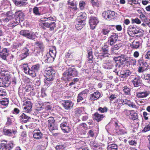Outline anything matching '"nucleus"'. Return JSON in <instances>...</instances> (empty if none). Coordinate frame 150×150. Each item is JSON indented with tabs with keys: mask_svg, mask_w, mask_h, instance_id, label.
<instances>
[{
	"mask_svg": "<svg viewBox=\"0 0 150 150\" xmlns=\"http://www.w3.org/2000/svg\"><path fill=\"white\" fill-rule=\"evenodd\" d=\"M54 18L53 17L50 16H46L41 18L40 22L43 25L46 27L50 28V30L52 31L54 30L56 27V24L55 22H52L51 21H53Z\"/></svg>",
	"mask_w": 150,
	"mask_h": 150,
	"instance_id": "obj_1",
	"label": "nucleus"
},
{
	"mask_svg": "<svg viewBox=\"0 0 150 150\" xmlns=\"http://www.w3.org/2000/svg\"><path fill=\"white\" fill-rule=\"evenodd\" d=\"M36 33L32 32L29 30H24L20 31V34L26 38L32 40H34L36 37Z\"/></svg>",
	"mask_w": 150,
	"mask_h": 150,
	"instance_id": "obj_2",
	"label": "nucleus"
},
{
	"mask_svg": "<svg viewBox=\"0 0 150 150\" xmlns=\"http://www.w3.org/2000/svg\"><path fill=\"white\" fill-rule=\"evenodd\" d=\"M48 126L49 130L51 132H53L54 130H57V126L55 124V120L53 117H50L48 120Z\"/></svg>",
	"mask_w": 150,
	"mask_h": 150,
	"instance_id": "obj_3",
	"label": "nucleus"
},
{
	"mask_svg": "<svg viewBox=\"0 0 150 150\" xmlns=\"http://www.w3.org/2000/svg\"><path fill=\"white\" fill-rule=\"evenodd\" d=\"M34 52L38 54L42 52L45 48V46L43 42L41 41H37L35 43Z\"/></svg>",
	"mask_w": 150,
	"mask_h": 150,
	"instance_id": "obj_4",
	"label": "nucleus"
},
{
	"mask_svg": "<svg viewBox=\"0 0 150 150\" xmlns=\"http://www.w3.org/2000/svg\"><path fill=\"white\" fill-rule=\"evenodd\" d=\"M15 146L13 141H10L8 143H1L0 145V150H10Z\"/></svg>",
	"mask_w": 150,
	"mask_h": 150,
	"instance_id": "obj_5",
	"label": "nucleus"
},
{
	"mask_svg": "<svg viewBox=\"0 0 150 150\" xmlns=\"http://www.w3.org/2000/svg\"><path fill=\"white\" fill-rule=\"evenodd\" d=\"M133 30H129L128 32L129 34H131L132 35L134 34L136 37H140L143 35V31L142 30L137 28L136 29L132 27Z\"/></svg>",
	"mask_w": 150,
	"mask_h": 150,
	"instance_id": "obj_6",
	"label": "nucleus"
},
{
	"mask_svg": "<svg viewBox=\"0 0 150 150\" xmlns=\"http://www.w3.org/2000/svg\"><path fill=\"white\" fill-rule=\"evenodd\" d=\"M98 22V20L96 17L92 16L90 17L89 23L92 29H94Z\"/></svg>",
	"mask_w": 150,
	"mask_h": 150,
	"instance_id": "obj_7",
	"label": "nucleus"
},
{
	"mask_svg": "<svg viewBox=\"0 0 150 150\" xmlns=\"http://www.w3.org/2000/svg\"><path fill=\"white\" fill-rule=\"evenodd\" d=\"M118 38V35L113 33L112 35L108 38L107 42L108 45L112 46L116 42Z\"/></svg>",
	"mask_w": 150,
	"mask_h": 150,
	"instance_id": "obj_8",
	"label": "nucleus"
},
{
	"mask_svg": "<svg viewBox=\"0 0 150 150\" xmlns=\"http://www.w3.org/2000/svg\"><path fill=\"white\" fill-rule=\"evenodd\" d=\"M3 132L4 134L8 136L13 137H14V135L16 134L17 131L15 129H4Z\"/></svg>",
	"mask_w": 150,
	"mask_h": 150,
	"instance_id": "obj_9",
	"label": "nucleus"
},
{
	"mask_svg": "<svg viewBox=\"0 0 150 150\" xmlns=\"http://www.w3.org/2000/svg\"><path fill=\"white\" fill-rule=\"evenodd\" d=\"M32 105L30 101H27L23 104V108L24 111L27 113H29L31 111Z\"/></svg>",
	"mask_w": 150,
	"mask_h": 150,
	"instance_id": "obj_10",
	"label": "nucleus"
},
{
	"mask_svg": "<svg viewBox=\"0 0 150 150\" xmlns=\"http://www.w3.org/2000/svg\"><path fill=\"white\" fill-rule=\"evenodd\" d=\"M129 57H127L126 55L121 54L117 57L115 58V60L118 61L120 62V64H123L126 61L128 60Z\"/></svg>",
	"mask_w": 150,
	"mask_h": 150,
	"instance_id": "obj_11",
	"label": "nucleus"
},
{
	"mask_svg": "<svg viewBox=\"0 0 150 150\" xmlns=\"http://www.w3.org/2000/svg\"><path fill=\"white\" fill-rule=\"evenodd\" d=\"M63 105L65 109L70 110L73 106V103L70 100H65L63 103Z\"/></svg>",
	"mask_w": 150,
	"mask_h": 150,
	"instance_id": "obj_12",
	"label": "nucleus"
},
{
	"mask_svg": "<svg viewBox=\"0 0 150 150\" xmlns=\"http://www.w3.org/2000/svg\"><path fill=\"white\" fill-rule=\"evenodd\" d=\"M20 120L22 123H25L29 121L30 117L24 113H23L19 117Z\"/></svg>",
	"mask_w": 150,
	"mask_h": 150,
	"instance_id": "obj_13",
	"label": "nucleus"
},
{
	"mask_svg": "<svg viewBox=\"0 0 150 150\" xmlns=\"http://www.w3.org/2000/svg\"><path fill=\"white\" fill-rule=\"evenodd\" d=\"M100 93L98 91L94 92V93L90 95V100H95L98 99L101 97Z\"/></svg>",
	"mask_w": 150,
	"mask_h": 150,
	"instance_id": "obj_14",
	"label": "nucleus"
},
{
	"mask_svg": "<svg viewBox=\"0 0 150 150\" xmlns=\"http://www.w3.org/2000/svg\"><path fill=\"white\" fill-rule=\"evenodd\" d=\"M43 134L39 129L34 130L33 132V137L36 139H40L42 138Z\"/></svg>",
	"mask_w": 150,
	"mask_h": 150,
	"instance_id": "obj_15",
	"label": "nucleus"
},
{
	"mask_svg": "<svg viewBox=\"0 0 150 150\" xmlns=\"http://www.w3.org/2000/svg\"><path fill=\"white\" fill-rule=\"evenodd\" d=\"M133 85L135 87H137L141 86L142 80L140 77L139 76H136L132 81Z\"/></svg>",
	"mask_w": 150,
	"mask_h": 150,
	"instance_id": "obj_16",
	"label": "nucleus"
},
{
	"mask_svg": "<svg viewBox=\"0 0 150 150\" xmlns=\"http://www.w3.org/2000/svg\"><path fill=\"white\" fill-rule=\"evenodd\" d=\"M149 94V92L146 91L137 92L136 93L137 96L139 98L146 97L148 96Z\"/></svg>",
	"mask_w": 150,
	"mask_h": 150,
	"instance_id": "obj_17",
	"label": "nucleus"
},
{
	"mask_svg": "<svg viewBox=\"0 0 150 150\" xmlns=\"http://www.w3.org/2000/svg\"><path fill=\"white\" fill-rule=\"evenodd\" d=\"M54 76L52 75L47 76L44 79L45 83L47 86H49L52 83V81L54 80Z\"/></svg>",
	"mask_w": 150,
	"mask_h": 150,
	"instance_id": "obj_18",
	"label": "nucleus"
},
{
	"mask_svg": "<svg viewBox=\"0 0 150 150\" xmlns=\"http://www.w3.org/2000/svg\"><path fill=\"white\" fill-rule=\"evenodd\" d=\"M85 24V22L78 20L76 22V28L78 30H80L83 28Z\"/></svg>",
	"mask_w": 150,
	"mask_h": 150,
	"instance_id": "obj_19",
	"label": "nucleus"
},
{
	"mask_svg": "<svg viewBox=\"0 0 150 150\" xmlns=\"http://www.w3.org/2000/svg\"><path fill=\"white\" fill-rule=\"evenodd\" d=\"M60 127L64 133H68L70 131L71 128L69 124H60Z\"/></svg>",
	"mask_w": 150,
	"mask_h": 150,
	"instance_id": "obj_20",
	"label": "nucleus"
},
{
	"mask_svg": "<svg viewBox=\"0 0 150 150\" xmlns=\"http://www.w3.org/2000/svg\"><path fill=\"white\" fill-rule=\"evenodd\" d=\"M15 16L16 18L19 19L21 21H23L24 20V15L21 11H18L15 13Z\"/></svg>",
	"mask_w": 150,
	"mask_h": 150,
	"instance_id": "obj_21",
	"label": "nucleus"
},
{
	"mask_svg": "<svg viewBox=\"0 0 150 150\" xmlns=\"http://www.w3.org/2000/svg\"><path fill=\"white\" fill-rule=\"evenodd\" d=\"M122 46V44L121 43L116 44L113 47H112L110 49V52L112 53H116V50H119Z\"/></svg>",
	"mask_w": 150,
	"mask_h": 150,
	"instance_id": "obj_22",
	"label": "nucleus"
},
{
	"mask_svg": "<svg viewBox=\"0 0 150 150\" xmlns=\"http://www.w3.org/2000/svg\"><path fill=\"white\" fill-rule=\"evenodd\" d=\"M93 115L94 116L93 119L97 122L101 121L104 117L103 115L100 114L97 112L95 113Z\"/></svg>",
	"mask_w": 150,
	"mask_h": 150,
	"instance_id": "obj_23",
	"label": "nucleus"
},
{
	"mask_svg": "<svg viewBox=\"0 0 150 150\" xmlns=\"http://www.w3.org/2000/svg\"><path fill=\"white\" fill-rule=\"evenodd\" d=\"M68 70L71 78L76 76L78 74V72L75 68H69Z\"/></svg>",
	"mask_w": 150,
	"mask_h": 150,
	"instance_id": "obj_24",
	"label": "nucleus"
},
{
	"mask_svg": "<svg viewBox=\"0 0 150 150\" xmlns=\"http://www.w3.org/2000/svg\"><path fill=\"white\" fill-rule=\"evenodd\" d=\"M114 66V63L111 62H108L104 63L103 65V67L105 69H112Z\"/></svg>",
	"mask_w": 150,
	"mask_h": 150,
	"instance_id": "obj_25",
	"label": "nucleus"
},
{
	"mask_svg": "<svg viewBox=\"0 0 150 150\" xmlns=\"http://www.w3.org/2000/svg\"><path fill=\"white\" fill-rule=\"evenodd\" d=\"M123 103L127 105L129 107L135 108H136V105L134 103L127 99L123 100Z\"/></svg>",
	"mask_w": 150,
	"mask_h": 150,
	"instance_id": "obj_26",
	"label": "nucleus"
},
{
	"mask_svg": "<svg viewBox=\"0 0 150 150\" xmlns=\"http://www.w3.org/2000/svg\"><path fill=\"white\" fill-rule=\"evenodd\" d=\"M120 74L119 76L120 77L126 78L131 74V72L129 70H125Z\"/></svg>",
	"mask_w": 150,
	"mask_h": 150,
	"instance_id": "obj_27",
	"label": "nucleus"
},
{
	"mask_svg": "<svg viewBox=\"0 0 150 150\" xmlns=\"http://www.w3.org/2000/svg\"><path fill=\"white\" fill-rule=\"evenodd\" d=\"M88 62L90 63H92L93 61V56L91 49L88 51Z\"/></svg>",
	"mask_w": 150,
	"mask_h": 150,
	"instance_id": "obj_28",
	"label": "nucleus"
},
{
	"mask_svg": "<svg viewBox=\"0 0 150 150\" xmlns=\"http://www.w3.org/2000/svg\"><path fill=\"white\" fill-rule=\"evenodd\" d=\"M8 54L7 50L6 48L3 49L2 52L0 53V57L4 60H6V57Z\"/></svg>",
	"mask_w": 150,
	"mask_h": 150,
	"instance_id": "obj_29",
	"label": "nucleus"
},
{
	"mask_svg": "<svg viewBox=\"0 0 150 150\" xmlns=\"http://www.w3.org/2000/svg\"><path fill=\"white\" fill-rule=\"evenodd\" d=\"M0 79H2L4 87H7L9 85L10 82L8 79L7 76H4V77H1Z\"/></svg>",
	"mask_w": 150,
	"mask_h": 150,
	"instance_id": "obj_30",
	"label": "nucleus"
},
{
	"mask_svg": "<svg viewBox=\"0 0 150 150\" xmlns=\"http://www.w3.org/2000/svg\"><path fill=\"white\" fill-rule=\"evenodd\" d=\"M45 72L47 76L51 75L54 76L55 74V71L51 67L47 68L45 70Z\"/></svg>",
	"mask_w": 150,
	"mask_h": 150,
	"instance_id": "obj_31",
	"label": "nucleus"
},
{
	"mask_svg": "<svg viewBox=\"0 0 150 150\" xmlns=\"http://www.w3.org/2000/svg\"><path fill=\"white\" fill-rule=\"evenodd\" d=\"M71 78V77L67 70L63 74L62 79L64 81H67L69 80Z\"/></svg>",
	"mask_w": 150,
	"mask_h": 150,
	"instance_id": "obj_32",
	"label": "nucleus"
},
{
	"mask_svg": "<svg viewBox=\"0 0 150 150\" xmlns=\"http://www.w3.org/2000/svg\"><path fill=\"white\" fill-rule=\"evenodd\" d=\"M141 45V43L139 41L134 40L131 44L130 46L133 49H136L139 48Z\"/></svg>",
	"mask_w": 150,
	"mask_h": 150,
	"instance_id": "obj_33",
	"label": "nucleus"
},
{
	"mask_svg": "<svg viewBox=\"0 0 150 150\" xmlns=\"http://www.w3.org/2000/svg\"><path fill=\"white\" fill-rule=\"evenodd\" d=\"M68 4L69 5H70L71 6H73V7H69L68 8V11H69V12L70 13V12L71 11V9H73L74 10H76L77 9V7L76 6V4H75L74 2H70L69 1H68Z\"/></svg>",
	"mask_w": 150,
	"mask_h": 150,
	"instance_id": "obj_34",
	"label": "nucleus"
},
{
	"mask_svg": "<svg viewBox=\"0 0 150 150\" xmlns=\"http://www.w3.org/2000/svg\"><path fill=\"white\" fill-rule=\"evenodd\" d=\"M139 18L142 21L144 22L146 24V23H148V22L150 20L149 18H147V17L143 13H142V14L140 15Z\"/></svg>",
	"mask_w": 150,
	"mask_h": 150,
	"instance_id": "obj_35",
	"label": "nucleus"
},
{
	"mask_svg": "<svg viewBox=\"0 0 150 150\" xmlns=\"http://www.w3.org/2000/svg\"><path fill=\"white\" fill-rule=\"evenodd\" d=\"M107 149L108 150H117L118 147L117 145L115 144H110L108 143Z\"/></svg>",
	"mask_w": 150,
	"mask_h": 150,
	"instance_id": "obj_36",
	"label": "nucleus"
},
{
	"mask_svg": "<svg viewBox=\"0 0 150 150\" xmlns=\"http://www.w3.org/2000/svg\"><path fill=\"white\" fill-rule=\"evenodd\" d=\"M138 64L139 65V66L141 67H144L145 69H146L148 64L147 63L144 61H143L142 59H140L138 60Z\"/></svg>",
	"mask_w": 150,
	"mask_h": 150,
	"instance_id": "obj_37",
	"label": "nucleus"
},
{
	"mask_svg": "<svg viewBox=\"0 0 150 150\" xmlns=\"http://www.w3.org/2000/svg\"><path fill=\"white\" fill-rule=\"evenodd\" d=\"M115 69L114 72L116 73V75H118V71H119L122 68V64H120L118 63H115Z\"/></svg>",
	"mask_w": 150,
	"mask_h": 150,
	"instance_id": "obj_38",
	"label": "nucleus"
},
{
	"mask_svg": "<svg viewBox=\"0 0 150 150\" xmlns=\"http://www.w3.org/2000/svg\"><path fill=\"white\" fill-rule=\"evenodd\" d=\"M24 51H25L23 52L20 55L22 59L25 58L29 55V50L28 49L26 48Z\"/></svg>",
	"mask_w": 150,
	"mask_h": 150,
	"instance_id": "obj_39",
	"label": "nucleus"
},
{
	"mask_svg": "<svg viewBox=\"0 0 150 150\" xmlns=\"http://www.w3.org/2000/svg\"><path fill=\"white\" fill-rule=\"evenodd\" d=\"M83 109L82 107L76 108L75 109L74 113L77 116L80 115L83 111Z\"/></svg>",
	"mask_w": 150,
	"mask_h": 150,
	"instance_id": "obj_40",
	"label": "nucleus"
},
{
	"mask_svg": "<svg viewBox=\"0 0 150 150\" xmlns=\"http://www.w3.org/2000/svg\"><path fill=\"white\" fill-rule=\"evenodd\" d=\"M79 20L81 21H83L86 22V14L85 13H82L81 14L78 16Z\"/></svg>",
	"mask_w": 150,
	"mask_h": 150,
	"instance_id": "obj_41",
	"label": "nucleus"
},
{
	"mask_svg": "<svg viewBox=\"0 0 150 150\" xmlns=\"http://www.w3.org/2000/svg\"><path fill=\"white\" fill-rule=\"evenodd\" d=\"M23 43H15L12 45V48L18 50L22 46Z\"/></svg>",
	"mask_w": 150,
	"mask_h": 150,
	"instance_id": "obj_42",
	"label": "nucleus"
},
{
	"mask_svg": "<svg viewBox=\"0 0 150 150\" xmlns=\"http://www.w3.org/2000/svg\"><path fill=\"white\" fill-rule=\"evenodd\" d=\"M108 20H110L114 18L115 15V12L113 11H108Z\"/></svg>",
	"mask_w": 150,
	"mask_h": 150,
	"instance_id": "obj_43",
	"label": "nucleus"
},
{
	"mask_svg": "<svg viewBox=\"0 0 150 150\" xmlns=\"http://www.w3.org/2000/svg\"><path fill=\"white\" fill-rule=\"evenodd\" d=\"M102 56L103 57H108L110 55L108 53L109 50L108 49H102Z\"/></svg>",
	"mask_w": 150,
	"mask_h": 150,
	"instance_id": "obj_44",
	"label": "nucleus"
},
{
	"mask_svg": "<svg viewBox=\"0 0 150 150\" xmlns=\"http://www.w3.org/2000/svg\"><path fill=\"white\" fill-rule=\"evenodd\" d=\"M66 145L65 144L57 145L56 147L57 150H66Z\"/></svg>",
	"mask_w": 150,
	"mask_h": 150,
	"instance_id": "obj_45",
	"label": "nucleus"
},
{
	"mask_svg": "<svg viewBox=\"0 0 150 150\" xmlns=\"http://www.w3.org/2000/svg\"><path fill=\"white\" fill-rule=\"evenodd\" d=\"M74 55V52L71 50H69L65 55L66 58H72Z\"/></svg>",
	"mask_w": 150,
	"mask_h": 150,
	"instance_id": "obj_46",
	"label": "nucleus"
},
{
	"mask_svg": "<svg viewBox=\"0 0 150 150\" xmlns=\"http://www.w3.org/2000/svg\"><path fill=\"white\" fill-rule=\"evenodd\" d=\"M123 91L126 95H129L130 94V88L127 86H124L123 87Z\"/></svg>",
	"mask_w": 150,
	"mask_h": 150,
	"instance_id": "obj_47",
	"label": "nucleus"
},
{
	"mask_svg": "<svg viewBox=\"0 0 150 150\" xmlns=\"http://www.w3.org/2000/svg\"><path fill=\"white\" fill-rule=\"evenodd\" d=\"M130 116H131V118L134 120L137 119L138 117L137 113L134 110H132Z\"/></svg>",
	"mask_w": 150,
	"mask_h": 150,
	"instance_id": "obj_48",
	"label": "nucleus"
},
{
	"mask_svg": "<svg viewBox=\"0 0 150 150\" xmlns=\"http://www.w3.org/2000/svg\"><path fill=\"white\" fill-rule=\"evenodd\" d=\"M1 104L4 106H7L9 103V100L7 98H4L2 100L0 101Z\"/></svg>",
	"mask_w": 150,
	"mask_h": 150,
	"instance_id": "obj_49",
	"label": "nucleus"
},
{
	"mask_svg": "<svg viewBox=\"0 0 150 150\" xmlns=\"http://www.w3.org/2000/svg\"><path fill=\"white\" fill-rule=\"evenodd\" d=\"M6 16L11 20L13 18L14 15L12 11H9L6 13Z\"/></svg>",
	"mask_w": 150,
	"mask_h": 150,
	"instance_id": "obj_50",
	"label": "nucleus"
},
{
	"mask_svg": "<svg viewBox=\"0 0 150 150\" xmlns=\"http://www.w3.org/2000/svg\"><path fill=\"white\" fill-rule=\"evenodd\" d=\"M143 78L145 80H146L148 83H150V73L144 75Z\"/></svg>",
	"mask_w": 150,
	"mask_h": 150,
	"instance_id": "obj_51",
	"label": "nucleus"
},
{
	"mask_svg": "<svg viewBox=\"0 0 150 150\" xmlns=\"http://www.w3.org/2000/svg\"><path fill=\"white\" fill-rule=\"evenodd\" d=\"M110 31V30L109 28H104L102 29L101 33H102L105 35H108V34Z\"/></svg>",
	"mask_w": 150,
	"mask_h": 150,
	"instance_id": "obj_52",
	"label": "nucleus"
},
{
	"mask_svg": "<svg viewBox=\"0 0 150 150\" xmlns=\"http://www.w3.org/2000/svg\"><path fill=\"white\" fill-rule=\"evenodd\" d=\"M33 12L35 15L40 16V13L39 12V8L36 7H34L33 8Z\"/></svg>",
	"mask_w": 150,
	"mask_h": 150,
	"instance_id": "obj_53",
	"label": "nucleus"
},
{
	"mask_svg": "<svg viewBox=\"0 0 150 150\" xmlns=\"http://www.w3.org/2000/svg\"><path fill=\"white\" fill-rule=\"evenodd\" d=\"M56 52L55 50H50L49 52V55L50 56L55 58L56 56Z\"/></svg>",
	"mask_w": 150,
	"mask_h": 150,
	"instance_id": "obj_54",
	"label": "nucleus"
},
{
	"mask_svg": "<svg viewBox=\"0 0 150 150\" xmlns=\"http://www.w3.org/2000/svg\"><path fill=\"white\" fill-rule=\"evenodd\" d=\"M40 68V65L38 64L33 66L31 67V69L33 70L35 72H37Z\"/></svg>",
	"mask_w": 150,
	"mask_h": 150,
	"instance_id": "obj_55",
	"label": "nucleus"
},
{
	"mask_svg": "<svg viewBox=\"0 0 150 150\" xmlns=\"http://www.w3.org/2000/svg\"><path fill=\"white\" fill-rule=\"evenodd\" d=\"M60 122L61 124H69L67 118L66 117H63Z\"/></svg>",
	"mask_w": 150,
	"mask_h": 150,
	"instance_id": "obj_56",
	"label": "nucleus"
},
{
	"mask_svg": "<svg viewBox=\"0 0 150 150\" xmlns=\"http://www.w3.org/2000/svg\"><path fill=\"white\" fill-rule=\"evenodd\" d=\"M86 5L85 2L83 1H80L79 2V8L81 10L84 8V7Z\"/></svg>",
	"mask_w": 150,
	"mask_h": 150,
	"instance_id": "obj_57",
	"label": "nucleus"
},
{
	"mask_svg": "<svg viewBox=\"0 0 150 150\" xmlns=\"http://www.w3.org/2000/svg\"><path fill=\"white\" fill-rule=\"evenodd\" d=\"M108 110V108L106 107L103 108L100 107L98 108V111L101 113H104L106 112Z\"/></svg>",
	"mask_w": 150,
	"mask_h": 150,
	"instance_id": "obj_58",
	"label": "nucleus"
},
{
	"mask_svg": "<svg viewBox=\"0 0 150 150\" xmlns=\"http://www.w3.org/2000/svg\"><path fill=\"white\" fill-rule=\"evenodd\" d=\"M55 58H53L52 57L48 56L47 59H45V61L47 63H51L53 62Z\"/></svg>",
	"mask_w": 150,
	"mask_h": 150,
	"instance_id": "obj_59",
	"label": "nucleus"
},
{
	"mask_svg": "<svg viewBox=\"0 0 150 150\" xmlns=\"http://www.w3.org/2000/svg\"><path fill=\"white\" fill-rule=\"evenodd\" d=\"M132 23H135L137 24H139L141 23V21L138 18H136L132 20Z\"/></svg>",
	"mask_w": 150,
	"mask_h": 150,
	"instance_id": "obj_60",
	"label": "nucleus"
},
{
	"mask_svg": "<svg viewBox=\"0 0 150 150\" xmlns=\"http://www.w3.org/2000/svg\"><path fill=\"white\" fill-rule=\"evenodd\" d=\"M118 135L123 134L126 133L127 132L125 129H119L117 132Z\"/></svg>",
	"mask_w": 150,
	"mask_h": 150,
	"instance_id": "obj_61",
	"label": "nucleus"
},
{
	"mask_svg": "<svg viewBox=\"0 0 150 150\" xmlns=\"http://www.w3.org/2000/svg\"><path fill=\"white\" fill-rule=\"evenodd\" d=\"M20 21L19 19H18L17 18H15L13 20V21L12 22V24H13V26H15L17 25H18L20 23Z\"/></svg>",
	"mask_w": 150,
	"mask_h": 150,
	"instance_id": "obj_62",
	"label": "nucleus"
},
{
	"mask_svg": "<svg viewBox=\"0 0 150 150\" xmlns=\"http://www.w3.org/2000/svg\"><path fill=\"white\" fill-rule=\"evenodd\" d=\"M149 130H150V122L148 125H146L142 131L146 132Z\"/></svg>",
	"mask_w": 150,
	"mask_h": 150,
	"instance_id": "obj_63",
	"label": "nucleus"
},
{
	"mask_svg": "<svg viewBox=\"0 0 150 150\" xmlns=\"http://www.w3.org/2000/svg\"><path fill=\"white\" fill-rule=\"evenodd\" d=\"M144 58L145 59L150 60V51H147L144 55Z\"/></svg>",
	"mask_w": 150,
	"mask_h": 150,
	"instance_id": "obj_64",
	"label": "nucleus"
}]
</instances>
